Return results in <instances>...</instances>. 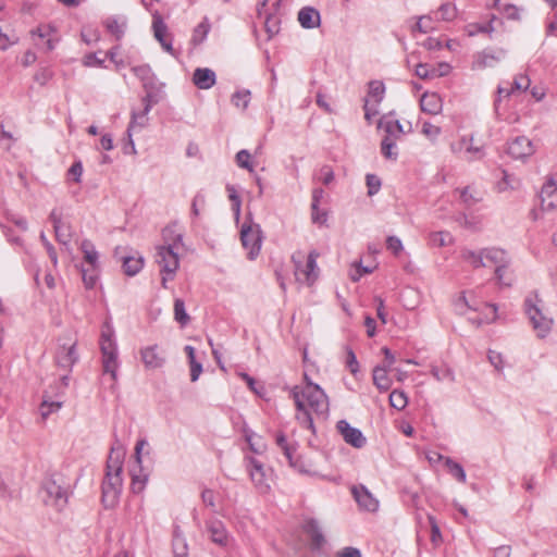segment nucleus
Masks as SVG:
<instances>
[{
    "label": "nucleus",
    "instance_id": "bb28decb",
    "mask_svg": "<svg viewBox=\"0 0 557 557\" xmlns=\"http://www.w3.org/2000/svg\"><path fill=\"white\" fill-rule=\"evenodd\" d=\"M250 463L251 468L249 472L252 482L261 491H267L269 488V484L267 483L265 472L262 465L257 462L255 459H252Z\"/></svg>",
    "mask_w": 557,
    "mask_h": 557
},
{
    "label": "nucleus",
    "instance_id": "052dcab7",
    "mask_svg": "<svg viewBox=\"0 0 557 557\" xmlns=\"http://www.w3.org/2000/svg\"><path fill=\"white\" fill-rule=\"evenodd\" d=\"M175 557H187V545L181 537H176L173 543Z\"/></svg>",
    "mask_w": 557,
    "mask_h": 557
},
{
    "label": "nucleus",
    "instance_id": "6e6552de",
    "mask_svg": "<svg viewBox=\"0 0 557 557\" xmlns=\"http://www.w3.org/2000/svg\"><path fill=\"white\" fill-rule=\"evenodd\" d=\"M542 299L537 294L530 295L525 299V312L529 315L534 330L540 337H544L552 329L553 320L542 313Z\"/></svg>",
    "mask_w": 557,
    "mask_h": 557
},
{
    "label": "nucleus",
    "instance_id": "2f4dec72",
    "mask_svg": "<svg viewBox=\"0 0 557 557\" xmlns=\"http://www.w3.org/2000/svg\"><path fill=\"white\" fill-rule=\"evenodd\" d=\"M304 531L310 536L312 544L317 547L323 543V535L321 534L319 527L314 520L305 521Z\"/></svg>",
    "mask_w": 557,
    "mask_h": 557
},
{
    "label": "nucleus",
    "instance_id": "ddd939ff",
    "mask_svg": "<svg viewBox=\"0 0 557 557\" xmlns=\"http://www.w3.org/2000/svg\"><path fill=\"white\" fill-rule=\"evenodd\" d=\"M139 354L145 369L148 371L161 369L165 363L164 351L158 345L144 347Z\"/></svg>",
    "mask_w": 557,
    "mask_h": 557
},
{
    "label": "nucleus",
    "instance_id": "58836bf2",
    "mask_svg": "<svg viewBox=\"0 0 557 557\" xmlns=\"http://www.w3.org/2000/svg\"><path fill=\"white\" fill-rule=\"evenodd\" d=\"M174 319L181 325H186L189 321V315L185 310V304L182 299L176 298L174 300Z\"/></svg>",
    "mask_w": 557,
    "mask_h": 557
},
{
    "label": "nucleus",
    "instance_id": "69168bd1",
    "mask_svg": "<svg viewBox=\"0 0 557 557\" xmlns=\"http://www.w3.org/2000/svg\"><path fill=\"white\" fill-rule=\"evenodd\" d=\"M381 352L384 355V361L383 364H381V367H387L388 369H391L396 360L394 354L387 347H382Z\"/></svg>",
    "mask_w": 557,
    "mask_h": 557
},
{
    "label": "nucleus",
    "instance_id": "774afa93",
    "mask_svg": "<svg viewBox=\"0 0 557 557\" xmlns=\"http://www.w3.org/2000/svg\"><path fill=\"white\" fill-rule=\"evenodd\" d=\"M336 557H361V554L357 548L346 547L338 552Z\"/></svg>",
    "mask_w": 557,
    "mask_h": 557
},
{
    "label": "nucleus",
    "instance_id": "72a5a7b5",
    "mask_svg": "<svg viewBox=\"0 0 557 557\" xmlns=\"http://www.w3.org/2000/svg\"><path fill=\"white\" fill-rule=\"evenodd\" d=\"M453 236L448 232H433L429 236V244L432 247H445L453 244Z\"/></svg>",
    "mask_w": 557,
    "mask_h": 557
},
{
    "label": "nucleus",
    "instance_id": "4468645a",
    "mask_svg": "<svg viewBox=\"0 0 557 557\" xmlns=\"http://www.w3.org/2000/svg\"><path fill=\"white\" fill-rule=\"evenodd\" d=\"M385 92L384 84L380 81H373L369 84L368 96L364 100V116L367 120L376 114L375 107L381 102Z\"/></svg>",
    "mask_w": 557,
    "mask_h": 557
},
{
    "label": "nucleus",
    "instance_id": "f704fd0d",
    "mask_svg": "<svg viewBox=\"0 0 557 557\" xmlns=\"http://www.w3.org/2000/svg\"><path fill=\"white\" fill-rule=\"evenodd\" d=\"M504 54H505L504 50H499L497 53L483 52L478 55L475 64L478 67L492 66L495 62L500 61V59L504 57Z\"/></svg>",
    "mask_w": 557,
    "mask_h": 557
},
{
    "label": "nucleus",
    "instance_id": "c756f323",
    "mask_svg": "<svg viewBox=\"0 0 557 557\" xmlns=\"http://www.w3.org/2000/svg\"><path fill=\"white\" fill-rule=\"evenodd\" d=\"M144 263H145V260H144L143 256H140L138 253L136 256L125 257L123 259L124 272L131 276L135 275L143 269Z\"/></svg>",
    "mask_w": 557,
    "mask_h": 557
},
{
    "label": "nucleus",
    "instance_id": "3c124183",
    "mask_svg": "<svg viewBox=\"0 0 557 557\" xmlns=\"http://www.w3.org/2000/svg\"><path fill=\"white\" fill-rule=\"evenodd\" d=\"M422 134L431 140H435L441 134V127L425 122L422 125Z\"/></svg>",
    "mask_w": 557,
    "mask_h": 557
},
{
    "label": "nucleus",
    "instance_id": "680f3d73",
    "mask_svg": "<svg viewBox=\"0 0 557 557\" xmlns=\"http://www.w3.org/2000/svg\"><path fill=\"white\" fill-rule=\"evenodd\" d=\"M312 221L319 224H323L326 221V214L324 212H320L318 209V200L315 195L314 201L312 202Z\"/></svg>",
    "mask_w": 557,
    "mask_h": 557
},
{
    "label": "nucleus",
    "instance_id": "423d86ee",
    "mask_svg": "<svg viewBox=\"0 0 557 557\" xmlns=\"http://www.w3.org/2000/svg\"><path fill=\"white\" fill-rule=\"evenodd\" d=\"M184 248L176 247H157L156 262L158 263L161 272V284L166 288V283L172 281L180 267V255Z\"/></svg>",
    "mask_w": 557,
    "mask_h": 557
},
{
    "label": "nucleus",
    "instance_id": "e2e57ef3",
    "mask_svg": "<svg viewBox=\"0 0 557 557\" xmlns=\"http://www.w3.org/2000/svg\"><path fill=\"white\" fill-rule=\"evenodd\" d=\"M276 443L282 448V450L284 451V455L286 456V458L289 461V463H293L292 449L287 445L286 438L283 435H278L277 438H276Z\"/></svg>",
    "mask_w": 557,
    "mask_h": 557
},
{
    "label": "nucleus",
    "instance_id": "cd10ccee",
    "mask_svg": "<svg viewBox=\"0 0 557 557\" xmlns=\"http://www.w3.org/2000/svg\"><path fill=\"white\" fill-rule=\"evenodd\" d=\"M459 198L466 206H473L483 199V191L475 188L474 186H467L461 189H457Z\"/></svg>",
    "mask_w": 557,
    "mask_h": 557
},
{
    "label": "nucleus",
    "instance_id": "7ed1b4c3",
    "mask_svg": "<svg viewBox=\"0 0 557 557\" xmlns=\"http://www.w3.org/2000/svg\"><path fill=\"white\" fill-rule=\"evenodd\" d=\"M461 258L473 268L495 265V275L498 282L506 286L511 285L512 277L506 273L508 259L504 250L497 248L484 249L480 252L463 250Z\"/></svg>",
    "mask_w": 557,
    "mask_h": 557
},
{
    "label": "nucleus",
    "instance_id": "dca6fc26",
    "mask_svg": "<svg viewBox=\"0 0 557 557\" xmlns=\"http://www.w3.org/2000/svg\"><path fill=\"white\" fill-rule=\"evenodd\" d=\"M351 493L360 508L370 512H374L377 510L379 500L370 493V491L366 486H354L351 488Z\"/></svg>",
    "mask_w": 557,
    "mask_h": 557
},
{
    "label": "nucleus",
    "instance_id": "338daca9",
    "mask_svg": "<svg viewBox=\"0 0 557 557\" xmlns=\"http://www.w3.org/2000/svg\"><path fill=\"white\" fill-rule=\"evenodd\" d=\"M69 174L74 177V181L78 183L81 181V176L83 174V165L81 162H75L69 170Z\"/></svg>",
    "mask_w": 557,
    "mask_h": 557
},
{
    "label": "nucleus",
    "instance_id": "a878e982",
    "mask_svg": "<svg viewBox=\"0 0 557 557\" xmlns=\"http://www.w3.org/2000/svg\"><path fill=\"white\" fill-rule=\"evenodd\" d=\"M542 203L547 210H557V187L553 182L542 188Z\"/></svg>",
    "mask_w": 557,
    "mask_h": 557
},
{
    "label": "nucleus",
    "instance_id": "603ef678",
    "mask_svg": "<svg viewBox=\"0 0 557 557\" xmlns=\"http://www.w3.org/2000/svg\"><path fill=\"white\" fill-rule=\"evenodd\" d=\"M529 89H530V95L535 102L543 101L547 95V88L541 84L534 85L532 87L530 86Z\"/></svg>",
    "mask_w": 557,
    "mask_h": 557
},
{
    "label": "nucleus",
    "instance_id": "20e7f679",
    "mask_svg": "<svg viewBox=\"0 0 557 557\" xmlns=\"http://www.w3.org/2000/svg\"><path fill=\"white\" fill-rule=\"evenodd\" d=\"M99 344L103 374H109L112 383L115 384L119 369L117 346L114 341V331L109 324L102 326Z\"/></svg>",
    "mask_w": 557,
    "mask_h": 557
},
{
    "label": "nucleus",
    "instance_id": "2eb2a0df",
    "mask_svg": "<svg viewBox=\"0 0 557 557\" xmlns=\"http://www.w3.org/2000/svg\"><path fill=\"white\" fill-rule=\"evenodd\" d=\"M152 29L154 38L160 42L162 48L173 54L172 36L168 32V26L159 15L153 16Z\"/></svg>",
    "mask_w": 557,
    "mask_h": 557
},
{
    "label": "nucleus",
    "instance_id": "1a4fd4ad",
    "mask_svg": "<svg viewBox=\"0 0 557 557\" xmlns=\"http://www.w3.org/2000/svg\"><path fill=\"white\" fill-rule=\"evenodd\" d=\"M45 490L48 494L47 502L49 504L59 509L66 505L70 493V484L65 482L61 474H52L51 478L45 483Z\"/></svg>",
    "mask_w": 557,
    "mask_h": 557
},
{
    "label": "nucleus",
    "instance_id": "c03bdc74",
    "mask_svg": "<svg viewBox=\"0 0 557 557\" xmlns=\"http://www.w3.org/2000/svg\"><path fill=\"white\" fill-rule=\"evenodd\" d=\"M445 466H446L448 472L453 476H455L459 482L463 483L466 481V473L459 463L447 458L445 460Z\"/></svg>",
    "mask_w": 557,
    "mask_h": 557
},
{
    "label": "nucleus",
    "instance_id": "13d9d810",
    "mask_svg": "<svg viewBox=\"0 0 557 557\" xmlns=\"http://www.w3.org/2000/svg\"><path fill=\"white\" fill-rule=\"evenodd\" d=\"M387 249L391 250L395 256H398L403 251V243L398 237L389 236L386 240Z\"/></svg>",
    "mask_w": 557,
    "mask_h": 557
},
{
    "label": "nucleus",
    "instance_id": "6ab92c4d",
    "mask_svg": "<svg viewBox=\"0 0 557 557\" xmlns=\"http://www.w3.org/2000/svg\"><path fill=\"white\" fill-rule=\"evenodd\" d=\"M337 430L343 435L346 443L352 445L356 448H360L364 445L366 438L362 433L344 420L337 423Z\"/></svg>",
    "mask_w": 557,
    "mask_h": 557
},
{
    "label": "nucleus",
    "instance_id": "aec40b11",
    "mask_svg": "<svg viewBox=\"0 0 557 557\" xmlns=\"http://www.w3.org/2000/svg\"><path fill=\"white\" fill-rule=\"evenodd\" d=\"M420 107L423 112L436 115L442 112L443 100L437 92L426 91L421 96Z\"/></svg>",
    "mask_w": 557,
    "mask_h": 557
},
{
    "label": "nucleus",
    "instance_id": "5701e85b",
    "mask_svg": "<svg viewBox=\"0 0 557 557\" xmlns=\"http://www.w3.org/2000/svg\"><path fill=\"white\" fill-rule=\"evenodd\" d=\"M531 86V78L525 73H520L515 75L513 82L510 88H498L499 95H505L506 97L511 96L516 92H524L527 91Z\"/></svg>",
    "mask_w": 557,
    "mask_h": 557
},
{
    "label": "nucleus",
    "instance_id": "7c9ffc66",
    "mask_svg": "<svg viewBox=\"0 0 557 557\" xmlns=\"http://www.w3.org/2000/svg\"><path fill=\"white\" fill-rule=\"evenodd\" d=\"M493 7L508 20H519L521 9L511 3H503L502 0H494Z\"/></svg>",
    "mask_w": 557,
    "mask_h": 557
},
{
    "label": "nucleus",
    "instance_id": "a18cd8bd",
    "mask_svg": "<svg viewBox=\"0 0 557 557\" xmlns=\"http://www.w3.org/2000/svg\"><path fill=\"white\" fill-rule=\"evenodd\" d=\"M131 476H132V483H131L132 491L134 493H140L145 488V485L147 482V475L141 472L136 473L135 471H133V472H131Z\"/></svg>",
    "mask_w": 557,
    "mask_h": 557
},
{
    "label": "nucleus",
    "instance_id": "5fc2aeb1",
    "mask_svg": "<svg viewBox=\"0 0 557 557\" xmlns=\"http://www.w3.org/2000/svg\"><path fill=\"white\" fill-rule=\"evenodd\" d=\"M433 29V23H432V20L429 17V16H421L419 17V20L417 21L414 27H413V32L414 30H418L420 33H428L430 30Z\"/></svg>",
    "mask_w": 557,
    "mask_h": 557
},
{
    "label": "nucleus",
    "instance_id": "de8ad7c7",
    "mask_svg": "<svg viewBox=\"0 0 557 557\" xmlns=\"http://www.w3.org/2000/svg\"><path fill=\"white\" fill-rule=\"evenodd\" d=\"M438 14L443 21H453L457 16V8L454 3H444L440 7Z\"/></svg>",
    "mask_w": 557,
    "mask_h": 557
},
{
    "label": "nucleus",
    "instance_id": "9b49d317",
    "mask_svg": "<svg viewBox=\"0 0 557 557\" xmlns=\"http://www.w3.org/2000/svg\"><path fill=\"white\" fill-rule=\"evenodd\" d=\"M451 150L454 153L468 161L479 159L483 156V145L475 141L472 136H465L451 144Z\"/></svg>",
    "mask_w": 557,
    "mask_h": 557
},
{
    "label": "nucleus",
    "instance_id": "09e8293b",
    "mask_svg": "<svg viewBox=\"0 0 557 557\" xmlns=\"http://www.w3.org/2000/svg\"><path fill=\"white\" fill-rule=\"evenodd\" d=\"M416 75L422 79L437 77V70L430 67L428 64H418L416 66Z\"/></svg>",
    "mask_w": 557,
    "mask_h": 557
},
{
    "label": "nucleus",
    "instance_id": "473e14b6",
    "mask_svg": "<svg viewBox=\"0 0 557 557\" xmlns=\"http://www.w3.org/2000/svg\"><path fill=\"white\" fill-rule=\"evenodd\" d=\"M81 250L84 255L86 263L90 268H97L98 252L95 249V246L89 240H84L81 245Z\"/></svg>",
    "mask_w": 557,
    "mask_h": 557
},
{
    "label": "nucleus",
    "instance_id": "8fccbe9b",
    "mask_svg": "<svg viewBox=\"0 0 557 557\" xmlns=\"http://www.w3.org/2000/svg\"><path fill=\"white\" fill-rule=\"evenodd\" d=\"M250 100L249 91H238L233 95L232 102L235 107L245 109Z\"/></svg>",
    "mask_w": 557,
    "mask_h": 557
},
{
    "label": "nucleus",
    "instance_id": "0eeeda50",
    "mask_svg": "<svg viewBox=\"0 0 557 557\" xmlns=\"http://www.w3.org/2000/svg\"><path fill=\"white\" fill-rule=\"evenodd\" d=\"M379 128H381L385 136L381 143V150L385 158L395 160L397 157L396 140L405 133L398 120L392 116H384L380 120Z\"/></svg>",
    "mask_w": 557,
    "mask_h": 557
},
{
    "label": "nucleus",
    "instance_id": "412c9836",
    "mask_svg": "<svg viewBox=\"0 0 557 557\" xmlns=\"http://www.w3.org/2000/svg\"><path fill=\"white\" fill-rule=\"evenodd\" d=\"M216 81L215 73L208 67H198L194 71L193 83L199 89H209L214 86Z\"/></svg>",
    "mask_w": 557,
    "mask_h": 557
},
{
    "label": "nucleus",
    "instance_id": "4be33fe9",
    "mask_svg": "<svg viewBox=\"0 0 557 557\" xmlns=\"http://www.w3.org/2000/svg\"><path fill=\"white\" fill-rule=\"evenodd\" d=\"M389 370L387 367L376 366L372 371L373 384L382 393L387 392L393 385Z\"/></svg>",
    "mask_w": 557,
    "mask_h": 557
},
{
    "label": "nucleus",
    "instance_id": "ea45409f",
    "mask_svg": "<svg viewBox=\"0 0 557 557\" xmlns=\"http://www.w3.org/2000/svg\"><path fill=\"white\" fill-rule=\"evenodd\" d=\"M106 27H107L108 32L111 35H113L116 39H121L124 34L125 23L120 22L116 18H108L106 21Z\"/></svg>",
    "mask_w": 557,
    "mask_h": 557
},
{
    "label": "nucleus",
    "instance_id": "79ce46f5",
    "mask_svg": "<svg viewBox=\"0 0 557 557\" xmlns=\"http://www.w3.org/2000/svg\"><path fill=\"white\" fill-rule=\"evenodd\" d=\"M246 441L250 449L256 454H261L265 449V444L261 436L255 433H246Z\"/></svg>",
    "mask_w": 557,
    "mask_h": 557
},
{
    "label": "nucleus",
    "instance_id": "b1692460",
    "mask_svg": "<svg viewBox=\"0 0 557 557\" xmlns=\"http://www.w3.org/2000/svg\"><path fill=\"white\" fill-rule=\"evenodd\" d=\"M33 34L40 39H45L44 46L47 50H52L58 41L55 29L51 25H39Z\"/></svg>",
    "mask_w": 557,
    "mask_h": 557
},
{
    "label": "nucleus",
    "instance_id": "a19ab883",
    "mask_svg": "<svg viewBox=\"0 0 557 557\" xmlns=\"http://www.w3.org/2000/svg\"><path fill=\"white\" fill-rule=\"evenodd\" d=\"M494 30V27L492 25V21H490L487 24L485 25H482V24H479V23H471V24H468L466 27H465V32L468 36L472 37V36H475L480 33H492Z\"/></svg>",
    "mask_w": 557,
    "mask_h": 557
},
{
    "label": "nucleus",
    "instance_id": "864d4df0",
    "mask_svg": "<svg viewBox=\"0 0 557 557\" xmlns=\"http://www.w3.org/2000/svg\"><path fill=\"white\" fill-rule=\"evenodd\" d=\"M97 268L83 269V281L87 288H92L97 282Z\"/></svg>",
    "mask_w": 557,
    "mask_h": 557
},
{
    "label": "nucleus",
    "instance_id": "f03ea898",
    "mask_svg": "<svg viewBox=\"0 0 557 557\" xmlns=\"http://www.w3.org/2000/svg\"><path fill=\"white\" fill-rule=\"evenodd\" d=\"M126 450L122 446L112 447L108 461L106 476L102 483V502L107 507H113L122 491V470Z\"/></svg>",
    "mask_w": 557,
    "mask_h": 557
},
{
    "label": "nucleus",
    "instance_id": "9d476101",
    "mask_svg": "<svg viewBox=\"0 0 557 557\" xmlns=\"http://www.w3.org/2000/svg\"><path fill=\"white\" fill-rule=\"evenodd\" d=\"M537 149V145L525 135L515 137L508 143L507 152L516 160L525 161L531 158Z\"/></svg>",
    "mask_w": 557,
    "mask_h": 557
},
{
    "label": "nucleus",
    "instance_id": "a211bd4d",
    "mask_svg": "<svg viewBox=\"0 0 557 557\" xmlns=\"http://www.w3.org/2000/svg\"><path fill=\"white\" fill-rule=\"evenodd\" d=\"M207 532L212 543L225 547L228 545L230 535L224 525L220 520H210L207 522Z\"/></svg>",
    "mask_w": 557,
    "mask_h": 557
},
{
    "label": "nucleus",
    "instance_id": "4d7b16f0",
    "mask_svg": "<svg viewBox=\"0 0 557 557\" xmlns=\"http://www.w3.org/2000/svg\"><path fill=\"white\" fill-rule=\"evenodd\" d=\"M483 307L486 312L483 318L478 319V323L481 324V323L493 322L496 319V312H497L496 307L491 304H484Z\"/></svg>",
    "mask_w": 557,
    "mask_h": 557
},
{
    "label": "nucleus",
    "instance_id": "c85d7f7f",
    "mask_svg": "<svg viewBox=\"0 0 557 557\" xmlns=\"http://www.w3.org/2000/svg\"><path fill=\"white\" fill-rule=\"evenodd\" d=\"M75 346V342H71L59 350L58 360L63 367H71L77 360Z\"/></svg>",
    "mask_w": 557,
    "mask_h": 557
},
{
    "label": "nucleus",
    "instance_id": "bf43d9fd",
    "mask_svg": "<svg viewBox=\"0 0 557 557\" xmlns=\"http://www.w3.org/2000/svg\"><path fill=\"white\" fill-rule=\"evenodd\" d=\"M367 186H368V194L369 195H374L379 191L380 187H381V182H380V178L373 174H368L367 175Z\"/></svg>",
    "mask_w": 557,
    "mask_h": 557
},
{
    "label": "nucleus",
    "instance_id": "49530a36",
    "mask_svg": "<svg viewBox=\"0 0 557 557\" xmlns=\"http://www.w3.org/2000/svg\"><path fill=\"white\" fill-rule=\"evenodd\" d=\"M236 163L239 168L253 172L251 154L247 150H240L236 154Z\"/></svg>",
    "mask_w": 557,
    "mask_h": 557
},
{
    "label": "nucleus",
    "instance_id": "f3484780",
    "mask_svg": "<svg viewBox=\"0 0 557 557\" xmlns=\"http://www.w3.org/2000/svg\"><path fill=\"white\" fill-rule=\"evenodd\" d=\"M163 247L184 248L183 227L176 222L168 224L162 230Z\"/></svg>",
    "mask_w": 557,
    "mask_h": 557
},
{
    "label": "nucleus",
    "instance_id": "c9c22d12",
    "mask_svg": "<svg viewBox=\"0 0 557 557\" xmlns=\"http://www.w3.org/2000/svg\"><path fill=\"white\" fill-rule=\"evenodd\" d=\"M457 306L460 309L461 313H465V311H462V309H461V306H465L471 310L478 311L480 309V307L482 306V304H480L476 300L475 292L470 290V292H465L461 295V297L458 300Z\"/></svg>",
    "mask_w": 557,
    "mask_h": 557
},
{
    "label": "nucleus",
    "instance_id": "0e129e2a",
    "mask_svg": "<svg viewBox=\"0 0 557 557\" xmlns=\"http://www.w3.org/2000/svg\"><path fill=\"white\" fill-rule=\"evenodd\" d=\"M373 271V268H362L360 264H356L354 271L350 272V278L356 282L363 274H369Z\"/></svg>",
    "mask_w": 557,
    "mask_h": 557
},
{
    "label": "nucleus",
    "instance_id": "e433bc0d",
    "mask_svg": "<svg viewBox=\"0 0 557 557\" xmlns=\"http://www.w3.org/2000/svg\"><path fill=\"white\" fill-rule=\"evenodd\" d=\"M407 404H408V398L404 391L394 389L389 394V405L393 408H395L396 410L405 409Z\"/></svg>",
    "mask_w": 557,
    "mask_h": 557
},
{
    "label": "nucleus",
    "instance_id": "393cba45",
    "mask_svg": "<svg viewBox=\"0 0 557 557\" xmlns=\"http://www.w3.org/2000/svg\"><path fill=\"white\" fill-rule=\"evenodd\" d=\"M298 21L302 27L313 28L320 24V14L313 8H304L298 13Z\"/></svg>",
    "mask_w": 557,
    "mask_h": 557
},
{
    "label": "nucleus",
    "instance_id": "6e6d98bb",
    "mask_svg": "<svg viewBox=\"0 0 557 557\" xmlns=\"http://www.w3.org/2000/svg\"><path fill=\"white\" fill-rule=\"evenodd\" d=\"M62 404L59 401H47L44 400L40 406L41 416L46 419L50 413L58 411L61 408Z\"/></svg>",
    "mask_w": 557,
    "mask_h": 557
},
{
    "label": "nucleus",
    "instance_id": "f8f14e48",
    "mask_svg": "<svg viewBox=\"0 0 557 557\" xmlns=\"http://www.w3.org/2000/svg\"><path fill=\"white\" fill-rule=\"evenodd\" d=\"M260 227L257 224H243L240 230V240L248 256L253 258L261 247Z\"/></svg>",
    "mask_w": 557,
    "mask_h": 557
},
{
    "label": "nucleus",
    "instance_id": "4c0bfd02",
    "mask_svg": "<svg viewBox=\"0 0 557 557\" xmlns=\"http://www.w3.org/2000/svg\"><path fill=\"white\" fill-rule=\"evenodd\" d=\"M209 30H210V24L208 23V21H207V20H205V21H202L201 23H199V24L195 27V29H194V32H193L191 42H193L194 45H199V44H201V42L206 39V37H207V35H208Z\"/></svg>",
    "mask_w": 557,
    "mask_h": 557
},
{
    "label": "nucleus",
    "instance_id": "39448f33",
    "mask_svg": "<svg viewBox=\"0 0 557 557\" xmlns=\"http://www.w3.org/2000/svg\"><path fill=\"white\" fill-rule=\"evenodd\" d=\"M319 256L320 253L315 250H311L308 255L302 251H296L292 256L295 267L294 274L297 283L306 286H312L314 284L320 273L317 265V259Z\"/></svg>",
    "mask_w": 557,
    "mask_h": 557
},
{
    "label": "nucleus",
    "instance_id": "37998d69",
    "mask_svg": "<svg viewBox=\"0 0 557 557\" xmlns=\"http://www.w3.org/2000/svg\"><path fill=\"white\" fill-rule=\"evenodd\" d=\"M226 190L228 194V198L232 201V210L235 214V219L238 221L239 215H240V206H242L240 198H239L237 190L234 186H227Z\"/></svg>",
    "mask_w": 557,
    "mask_h": 557
},
{
    "label": "nucleus",
    "instance_id": "f257e3e1",
    "mask_svg": "<svg viewBox=\"0 0 557 557\" xmlns=\"http://www.w3.org/2000/svg\"><path fill=\"white\" fill-rule=\"evenodd\" d=\"M290 397L295 403L297 421L311 431H314V419L325 418L329 413L327 395L307 374L304 375V384L290 389Z\"/></svg>",
    "mask_w": 557,
    "mask_h": 557
}]
</instances>
